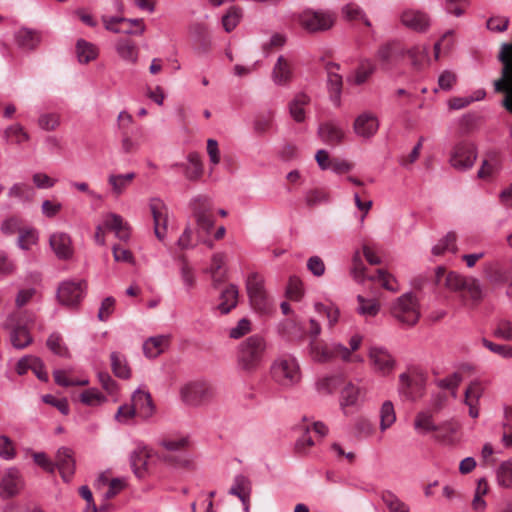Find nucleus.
Returning a JSON list of instances; mask_svg holds the SVG:
<instances>
[{"label":"nucleus","instance_id":"1","mask_svg":"<svg viewBox=\"0 0 512 512\" xmlns=\"http://www.w3.org/2000/svg\"><path fill=\"white\" fill-rule=\"evenodd\" d=\"M266 351V342L260 335H251L238 345L237 363L245 371H254Z\"/></svg>","mask_w":512,"mask_h":512},{"label":"nucleus","instance_id":"2","mask_svg":"<svg viewBox=\"0 0 512 512\" xmlns=\"http://www.w3.org/2000/svg\"><path fill=\"white\" fill-rule=\"evenodd\" d=\"M435 278L437 284L444 278L445 287L451 291L467 293L474 301H478L482 298L480 283L473 277H465L453 271L446 273L444 268L438 267Z\"/></svg>","mask_w":512,"mask_h":512},{"label":"nucleus","instance_id":"3","mask_svg":"<svg viewBox=\"0 0 512 512\" xmlns=\"http://www.w3.org/2000/svg\"><path fill=\"white\" fill-rule=\"evenodd\" d=\"M298 23L308 33H321L330 30L336 21V14L330 10L305 9L297 17Z\"/></svg>","mask_w":512,"mask_h":512},{"label":"nucleus","instance_id":"4","mask_svg":"<svg viewBox=\"0 0 512 512\" xmlns=\"http://www.w3.org/2000/svg\"><path fill=\"white\" fill-rule=\"evenodd\" d=\"M272 378L282 387H293L301 380V371L297 360L289 355L276 359L271 366Z\"/></svg>","mask_w":512,"mask_h":512},{"label":"nucleus","instance_id":"5","mask_svg":"<svg viewBox=\"0 0 512 512\" xmlns=\"http://www.w3.org/2000/svg\"><path fill=\"white\" fill-rule=\"evenodd\" d=\"M414 428L422 434L437 432L435 439L443 444H450L452 439L449 434H453L456 431L455 427L450 423L436 425L433 415L429 411H420L416 414Z\"/></svg>","mask_w":512,"mask_h":512},{"label":"nucleus","instance_id":"6","mask_svg":"<svg viewBox=\"0 0 512 512\" xmlns=\"http://www.w3.org/2000/svg\"><path fill=\"white\" fill-rule=\"evenodd\" d=\"M246 290L252 308L264 314L270 311V302L264 288V279L257 272H252L246 279Z\"/></svg>","mask_w":512,"mask_h":512},{"label":"nucleus","instance_id":"7","mask_svg":"<svg viewBox=\"0 0 512 512\" xmlns=\"http://www.w3.org/2000/svg\"><path fill=\"white\" fill-rule=\"evenodd\" d=\"M392 315L404 325H415L420 317L416 297L411 293L399 297L392 307Z\"/></svg>","mask_w":512,"mask_h":512},{"label":"nucleus","instance_id":"8","mask_svg":"<svg viewBox=\"0 0 512 512\" xmlns=\"http://www.w3.org/2000/svg\"><path fill=\"white\" fill-rule=\"evenodd\" d=\"M3 328L10 331V341L16 349H24L33 341L28 328L21 318L20 312L10 314L3 323Z\"/></svg>","mask_w":512,"mask_h":512},{"label":"nucleus","instance_id":"9","mask_svg":"<svg viewBox=\"0 0 512 512\" xmlns=\"http://www.w3.org/2000/svg\"><path fill=\"white\" fill-rule=\"evenodd\" d=\"M213 389L204 382H192L181 389V398L189 406H201L213 398Z\"/></svg>","mask_w":512,"mask_h":512},{"label":"nucleus","instance_id":"10","mask_svg":"<svg viewBox=\"0 0 512 512\" xmlns=\"http://www.w3.org/2000/svg\"><path fill=\"white\" fill-rule=\"evenodd\" d=\"M193 216L196 220L198 233L201 231L210 233L214 226V216L212 214V205L207 196H197L192 203Z\"/></svg>","mask_w":512,"mask_h":512},{"label":"nucleus","instance_id":"11","mask_svg":"<svg viewBox=\"0 0 512 512\" xmlns=\"http://www.w3.org/2000/svg\"><path fill=\"white\" fill-rule=\"evenodd\" d=\"M309 347L312 359L317 362H327L338 356L343 360H348L351 355V351L341 344L329 346L322 342L311 340Z\"/></svg>","mask_w":512,"mask_h":512},{"label":"nucleus","instance_id":"12","mask_svg":"<svg viewBox=\"0 0 512 512\" xmlns=\"http://www.w3.org/2000/svg\"><path fill=\"white\" fill-rule=\"evenodd\" d=\"M188 444L186 438L176 440H162L161 445L168 451L162 455V460L175 467H186L190 461L183 450Z\"/></svg>","mask_w":512,"mask_h":512},{"label":"nucleus","instance_id":"13","mask_svg":"<svg viewBox=\"0 0 512 512\" xmlns=\"http://www.w3.org/2000/svg\"><path fill=\"white\" fill-rule=\"evenodd\" d=\"M477 158L476 147L470 142H460L455 145L450 157L451 165L458 170L470 169Z\"/></svg>","mask_w":512,"mask_h":512},{"label":"nucleus","instance_id":"14","mask_svg":"<svg viewBox=\"0 0 512 512\" xmlns=\"http://www.w3.org/2000/svg\"><path fill=\"white\" fill-rule=\"evenodd\" d=\"M86 289L85 281H65L60 284L57 298L62 305L73 307L79 304Z\"/></svg>","mask_w":512,"mask_h":512},{"label":"nucleus","instance_id":"15","mask_svg":"<svg viewBox=\"0 0 512 512\" xmlns=\"http://www.w3.org/2000/svg\"><path fill=\"white\" fill-rule=\"evenodd\" d=\"M405 56V48L397 41H388L377 50L376 57L380 61L383 68H389L393 63L398 62Z\"/></svg>","mask_w":512,"mask_h":512},{"label":"nucleus","instance_id":"16","mask_svg":"<svg viewBox=\"0 0 512 512\" xmlns=\"http://www.w3.org/2000/svg\"><path fill=\"white\" fill-rule=\"evenodd\" d=\"M149 206L154 221V234L158 240L163 241L168 225L167 207L162 200L157 198L152 199Z\"/></svg>","mask_w":512,"mask_h":512},{"label":"nucleus","instance_id":"17","mask_svg":"<svg viewBox=\"0 0 512 512\" xmlns=\"http://www.w3.org/2000/svg\"><path fill=\"white\" fill-rule=\"evenodd\" d=\"M14 41L19 49L35 51L42 42V32L23 26L15 31Z\"/></svg>","mask_w":512,"mask_h":512},{"label":"nucleus","instance_id":"18","mask_svg":"<svg viewBox=\"0 0 512 512\" xmlns=\"http://www.w3.org/2000/svg\"><path fill=\"white\" fill-rule=\"evenodd\" d=\"M325 68L328 76L327 88L330 94V99L336 106H340L343 80L342 76L336 72V70H339L340 65L334 62H329L326 64Z\"/></svg>","mask_w":512,"mask_h":512},{"label":"nucleus","instance_id":"19","mask_svg":"<svg viewBox=\"0 0 512 512\" xmlns=\"http://www.w3.org/2000/svg\"><path fill=\"white\" fill-rule=\"evenodd\" d=\"M64 481H69L75 471V460L73 451L68 447H61L56 454V462L54 463Z\"/></svg>","mask_w":512,"mask_h":512},{"label":"nucleus","instance_id":"20","mask_svg":"<svg viewBox=\"0 0 512 512\" xmlns=\"http://www.w3.org/2000/svg\"><path fill=\"white\" fill-rule=\"evenodd\" d=\"M379 128L377 117L372 113H362L354 121V132L363 138L372 137Z\"/></svg>","mask_w":512,"mask_h":512},{"label":"nucleus","instance_id":"21","mask_svg":"<svg viewBox=\"0 0 512 512\" xmlns=\"http://www.w3.org/2000/svg\"><path fill=\"white\" fill-rule=\"evenodd\" d=\"M132 406L135 408L137 415L143 419L150 418L155 412L150 393L142 390H136L132 395Z\"/></svg>","mask_w":512,"mask_h":512},{"label":"nucleus","instance_id":"22","mask_svg":"<svg viewBox=\"0 0 512 512\" xmlns=\"http://www.w3.org/2000/svg\"><path fill=\"white\" fill-rule=\"evenodd\" d=\"M103 225L106 229L113 231L115 236L121 241H127L130 238L129 224L116 213L106 214Z\"/></svg>","mask_w":512,"mask_h":512},{"label":"nucleus","instance_id":"23","mask_svg":"<svg viewBox=\"0 0 512 512\" xmlns=\"http://www.w3.org/2000/svg\"><path fill=\"white\" fill-rule=\"evenodd\" d=\"M369 358L374 368L383 374L389 373L394 368V359L383 348L372 347L369 351Z\"/></svg>","mask_w":512,"mask_h":512},{"label":"nucleus","instance_id":"24","mask_svg":"<svg viewBox=\"0 0 512 512\" xmlns=\"http://www.w3.org/2000/svg\"><path fill=\"white\" fill-rule=\"evenodd\" d=\"M318 136L327 144L338 145L344 139L345 133L338 124L330 121L319 125Z\"/></svg>","mask_w":512,"mask_h":512},{"label":"nucleus","instance_id":"25","mask_svg":"<svg viewBox=\"0 0 512 512\" xmlns=\"http://www.w3.org/2000/svg\"><path fill=\"white\" fill-rule=\"evenodd\" d=\"M401 22L407 28L415 31H425L429 26V17L427 14L417 10H406L401 15Z\"/></svg>","mask_w":512,"mask_h":512},{"label":"nucleus","instance_id":"26","mask_svg":"<svg viewBox=\"0 0 512 512\" xmlns=\"http://www.w3.org/2000/svg\"><path fill=\"white\" fill-rule=\"evenodd\" d=\"M49 243L59 259H68L72 256L71 238L68 234L54 233L50 236Z\"/></svg>","mask_w":512,"mask_h":512},{"label":"nucleus","instance_id":"27","mask_svg":"<svg viewBox=\"0 0 512 512\" xmlns=\"http://www.w3.org/2000/svg\"><path fill=\"white\" fill-rule=\"evenodd\" d=\"M22 487L19 473L15 469H10L0 482L1 496L10 498L18 494Z\"/></svg>","mask_w":512,"mask_h":512},{"label":"nucleus","instance_id":"28","mask_svg":"<svg viewBox=\"0 0 512 512\" xmlns=\"http://www.w3.org/2000/svg\"><path fill=\"white\" fill-rule=\"evenodd\" d=\"M229 493L231 495L237 496L241 500L244 507V512H249L251 486L249 480L246 477L238 475L235 478L234 484L230 488Z\"/></svg>","mask_w":512,"mask_h":512},{"label":"nucleus","instance_id":"29","mask_svg":"<svg viewBox=\"0 0 512 512\" xmlns=\"http://www.w3.org/2000/svg\"><path fill=\"white\" fill-rule=\"evenodd\" d=\"M143 135L144 132L141 126L132 127L131 131L123 132L121 145L123 152L127 154L136 152L141 145Z\"/></svg>","mask_w":512,"mask_h":512},{"label":"nucleus","instance_id":"30","mask_svg":"<svg viewBox=\"0 0 512 512\" xmlns=\"http://www.w3.org/2000/svg\"><path fill=\"white\" fill-rule=\"evenodd\" d=\"M272 79L277 85H286L292 79V69L284 56H279L272 70Z\"/></svg>","mask_w":512,"mask_h":512},{"label":"nucleus","instance_id":"31","mask_svg":"<svg viewBox=\"0 0 512 512\" xmlns=\"http://www.w3.org/2000/svg\"><path fill=\"white\" fill-rule=\"evenodd\" d=\"M400 379V392L410 400H416L421 396V390L423 389L422 380L411 379L406 373H403L399 377Z\"/></svg>","mask_w":512,"mask_h":512},{"label":"nucleus","instance_id":"32","mask_svg":"<svg viewBox=\"0 0 512 512\" xmlns=\"http://www.w3.org/2000/svg\"><path fill=\"white\" fill-rule=\"evenodd\" d=\"M135 177L136 174L134 172L126 174H110L107 180L112 188V194L115 197L122 195Z\"/></svg>","mask_w":512,"mask_h":512},{"label":"nucleus","instance_id":"33","mask_svg":"<svg viewBox=\"0 0 512 512\" xmlns=\"http://www.w3.org/2000/svg\"><path fill=\"white\" fill-rule=\"evenodd\" d=\"M238 293V288L234 284H230L226 289L222 291L220 295V303L217 307L222 314H228L233 308L237 306Z\"/></svg>","mask_w":512,"mask_h":512},{"label":"nucleus","instance_id":"34","mask_svg":"<svg viewBox=\"0 0 512 512\" xmlns=\"http://www.w3.org/2000/svg\"><path fill=\"white\" fill-rule=\"evenodd\" d=\"M98 47L84 39H79L76 43L77 59L82 64H87L98 57Z\"/></svg>","mask_w":512,"mask_h":512},{"label":"nucleus","instance_id":"35","mask_svg":"<svg viewBox=\"0 0 512 512\" xmlns=\"http://www.w3.org/2000/svg\"><path fill=\"white\" fill-rule=\"evenodd\" d=\"M310 97L305 93H298L289 103V112L291 117L298 123L305 120L304 106L309 104Z\"/></svg>","mask_w":512,"mask_h":512},{"label":"nucleus","instance_id":"36","mask_svg":"<svg viewBox=\"0 0 512 512\" xmlns=\"http://www.w3.org/2000/svg\"><path fill=\"white\" fill-rule=\"evenodd\" d=\"M168 343V338L166 336H155L150 337L143 344V352L148 358H156L159 356L163 350L165 345Z\"/></svg>","mask_w":512,"mask_h":512},{"label":"nucleus","instance_id":"37","mask_svg":"<svg viewBox=\"0 0 512 512\" xmlns=\"http://www.w3.org/2000/svg\"><path fill=\"white\" fill-rule=\"evenodd\" d=\"M148 458L149 454L145 449H139L132 452L130 456L131 467L138 478H143L145 476Z\"/></svg>","mask_w":512,"mask_h":512},{"label":"nucleus","instance_id":"38","mask_svg":"<svg viewBox=\"0 0 512 512\" xmlns=\"http://www.w3.org/2000/svg\"><path fill=\"white\" fill-rule=\"evenodd\" d=\"M118 55L125 61L136 63L138 59V50L134 42L128 39H120L116 43Z\"/></svg>","mask_w":512,"mask_h":512},{"label":"nucleus","instance_id":"39","mask_svg":"<svg viewBox=\"0 0 512 512\" xmlns=\"http://www.w3.org/2000/svg\"><path fill=\"white\" fill-rule=\"evenodd\" d=\"M190 165L185 166V177L188 180H198L203 174V165L198 153H190L188 155Z\"/></svg>","mask_w":512,"mask_h":512},{"label":"nucleus","instance_id":"40","mask_svg":"<svg viewBox=\"0 0 512 512\" xmlns=\"http://www.w3.org/2000/svg\"><path fill=\"white\" fill-rule=\"evenodd\" d=\"M243 16L242 8L238 6H231L227 12L222 16V25L226 32L233 31Z\"/></svg>","mask_w":512,"mask_h":512},{"label":"nucleus","instance_id":"41","mask_svg":"<svg viewBox=\"0 0 512 512\" xmlns=\"http://www.w3.org/2000/svg\"><path fill=\"white\" fill-rule=\"evenodd\" d=\"M111 368L114 375L118 378L128 379L131 375L130 368L126 360L121 357L117 352H112L110 355Z\"/></svg>","mask_w":512,"mask_h":512},{"label":"nucleus","instance_id":"42","mask_svg":"<svg viewBox=\"0 0 512 512\" xmlns=\"http://www.w3.org/2000/svg\"><path fill=\"white\" fill-rule=\"evenodd\" d=\"M456 234L454 232H448L439 242L432 248L434 255H442L446 251L452 253L457 252L456 246Z\"/></svg>","mask_w":512,"mask_h":512},{"label":"nucleus","instance_id":"43","mask_svg":"<svg viewBox=\"0 0 512 512\" xmlns=\"http://www.w3.org/2000/svg\"><path fill=\"white\" fill-rule=\"evenodd\" d=\"M396 420L394 406L391 401H385L380 409V429L385 431L393 425Z\"/></svg>","mask_w":512,"mask_h":512},{"label":"nucleus","instance_id":"44","mask_svg":"<svg viewBox=\"0 0 512 512\" xmlns=\"http://www.w3.org/2000/svg\"><path fill=\"white\" fill-rule=\"evenodd\" d=\"M46 345L54 354L60 357L68 358L70 356L68 348L63 344L61 335L57 332L50 334Z\"/></svg>","mask_w":512,"mask_h":512},{"label":"nucleus","instance_id":"45","mask_svg":"<svg viewBox=\"0 0 512 512\" xmlns=\"http://www.w3.org/2000/svg\"><path fill=\"white\" fill-rule=\"evenodd\" d=\"M375 69V65L370 60H361L355 71L354 83L356 85H362L374 73Z\"/></svg>","mask_w":512,"mask_h":512},{"label":"nucleus","instance_id":"46","mask_svg":"<svg viewBox=\"0 0 512 512\" xmlns=\"http://www.w3.org/2000/svg\"><path fill=\"white\" fill-rule=\"evenodd\" d=\"M497 482L504 488L512 487V459L502 462L497 469Z\"/></svg>","mask_w":512,"mask_h":512},{"label":"nucleus","instance_id":"47","mask_svg":"<svg viewBox=\"0 0 512 512\" xmlns=\"http://www.w3.org/2000/svg\"><path fill=\"white\" fill-rule=\"evenodd\" d=\"M357 300L359 302V306L357 311L359 314L364 316L374 317L378 314L380 310V304L375 299H366L361 295L357 296Z\"/></svg>","mask_w":512,"mask_h":512},{"label":"nucleus","instance_id":"48","mask_svg":"<svg viewBox=\"0 0 512 512\" xmlns=\"http://www.w3.org/2000/svg\"><path fill=\"white\" fill-rule=\"evenodd\" d=\"M343 378L339 375L328 376L320 379L317 382V389L323 394L333 393L341 384Z\"/></svg>","mask_w":512,"mask_h":512},{"label":"nucleus","instance_id":"49","mask_svg":"<svg viewBox=\"0 0 512 512\" xmlns=\"http://www.w3.org/2000/svg\"><path fill=\"white\" fill-rule=\"evenodd\" d=\"M106 400V396L96 388L87 389L80 394V401L88 406H98Z\"/></svg>","mask_w":512,"mask_h":512},{"label":"nucleus","instance_id":"50","mask_svg":"<svg viewBox=\"0 0 512 512\" xmlns=\"http://www.w3.org/2000/svg\"><path fill=\"white\" fill-rule=\"evenodd\" d=\"M368 280H370L372 282H374V281L380 282L382 287L388 291L395 292L398 290L397 286L395 285V283H396L395 278L391 274H389L386 270L378 269L375 275L368 277Z\"/></svg>","mask_w":512,"mask_h":512},{"label":"nucleus","instance_id":"51","mask_svg":"<svg viewBox=\"0 0 512 512\" xmlns=\"http://www.w3.org/2000/svg\"><path fill=\"white\" fill-rule=\"evenodd\" d=\"M8 196L28 202L33 198V189L25 183H16L9 189Z\"/></svg>","mask_w":512,"mask_h":512},{"label":"nucleus","instance_id":"52","mask_svg":"<svg viewBox=\"0 0 512 512\" xmlns=\"http://www.w3.org/2000/svg\"><path fill=\"white\" fill-rule=\"evenodd\" d=\"M4 137L7 141L11 140L16 144L29 140L28 133L24 131V128L20 124L7 127L4 131Z\"/></svg>","mask_w":512,"mask_h":512},{"label":"nucleus","instance_id":"53","mask_svg":"<svg viewBox=\"0 0 512 512\" xmlns=\"http://www.w3.org/2000/svg\"><path fill=\"white\" fill-rule=\"evenodd\" d=\"M329 200L327 192L320 188L308 190L305 193L306 205L310 208L326 203Z\"/></svg>","mask_w":512,"mask_h":512},{"label":"nucleus","instance_id":"54","mask_svg":"<svg viewBox=\"0 0 512 512\" xmlns=\"http://www.w3.org/2000/svg\"><path fill=\"white\" fill-rule=\"evenodd\" d=\"M124 17H116V16H102V22L106 30L113 33H123V34H132L133 30H124L119 27L120 24H124Z\"/></svg>","mask_w":512,"mask_h":512},{"label":"nucleus","instance_id":"55","mask_svg":"<svg viewBox=\"0 0 512 512\" xmlns=\"http://www.w3.org/2000/svg\"><path fill=\"white\" fill-rule=\"evenodd\" d=\"M383 502L389 508L390 512H409L408 507L389 491H384L381 495Z\"/></svg>","mask_w":512,"mask_h":512},{"label":"nucleus","instance_id":"56","mask_svg":"<svg viewBox=\"0 0 512 512\" xmlns=\"http://www.w3.org/2000/svg\"><path fill=\"white\" fill-rule=\"evenodd\" d=\"M273 117L274 113L270 110L257 115L254 120V131L260 135L267 132L272 125Z\"/></svg>","mask_w":512,"mask_h":512},{"label":"nucleus","instance_id":"57","mask_svg":"<svg viewBox=\"0 0 512 512\" xmlns=\"http://www.w3.org/2000/svg\"><path fill=\"white\" fill-rule=\"evenodd\" d=\"M365 271L366 267L362 261L360 253L357 251L352 258L351 274L354 280L362 283L365 279H368L369 276H366Z\"/></svg>","mask_w":512,"mask_h":512},{"label":"nucleus","instance_id":"58","mask_svg":"<svg viewBox=\"0 0 512 512\" xmlns=\"http://www.w3.org/2000/svg\"><path fill=\"white\" fill-rule=\"evenodd\" d=\"M179 260L181 262V278L184 282L185 286L188 289H191L195 285V276L192 267L189 265L187 258L185 255H181L179 257Z\"/></svg>","mask_w":512,"mask_h":512},{"label":"nucleus","instance_id":"59","mask_svg":"<svg viewBox=\"0 0 512 512\" xmlns=\"http://www.w3.org/2000/svg\"><path fill=\"white\" fill-rule=\"evenodd\" d=\"M411 59V64L416 70H420L424 59L427 57L425 48L415 46L410 49H405V56Z\"/></svg>","mask_w":512,"mask_h":512},{"label":"nucleus","instance_id":"60","mask_svg":"<svg viewBox=\"0 0 512 512\" xmlns=\"http://www.w3.org/2000/svg\"><path fill=\"white\" fill-rule=\"evenodd\" d=\"M344 17L348 20L362 19L364 24L368 27L371 26L370 21L365 17V14L359 6L353 3H349L342 8Z\"/></svg>","mask_w":512,"mask_h":512},{"label":"nucleus","instance_id":"61","mask_svg":"<svg viewBox=\"0 0 512 512\" xmlns=\"http://www.w3.org/2000/svg\"><path fill=\"white\" fill-rule=\"evenodd\" d=\"M482 344L489 349L491 352L501 356L505 359H511L512 358V346L510 345H504V344H496L492 341H489L486 338H482Z\"/></svg>","mask_w":512,"mask_h":512},{"label":"nucleus","instance_id":"62","mask_svg":"<svg viewBox=\"0 0 512 512\" xmlns=\"http://www.w3.org/2000/svg\"><path fill=\"white\" fill-rule=\"evenodd\" d=\"M359 397V389L352 383L347 384L341 392V405H355Z\"/></svg>","mask_w":512,"mask_h":512},{"label":"nucleus","instance_id":"63","mask_svg":"<svg viewBox=\"0 0 512 512\" xmlns=\"http://www.w3.org/2000/svg\"><path fill=\"white\" fill-rule=\"evenodd\" d=\"M38 125L46 131H53L60 125V117L55 113H46L40 115Z\"/></svg>","mask_w":512,"mask_h":512},{"label":"nucleus","instance_id":"64","mask_svg":"<svg viewBox=\"0 0 512 512\" xmlns=\"http://www.w3.org/2000/svg\"><path fill=\"white\" fill-rule=\"evenodd\" d=\"M493 335L496 338L512 341V322L509 320L498 321L493 331Z\"/></svg>","mask_w":512,"mask_h":512}]
</instances>
